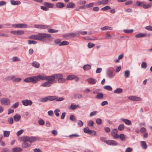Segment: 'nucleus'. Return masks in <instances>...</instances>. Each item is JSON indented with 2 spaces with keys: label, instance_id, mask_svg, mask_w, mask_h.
Masks as SVG:
<instances>
[{
  "label": "nucleus",
  "instance_id": "nucleus-1",
  "mask_svg": "<svg viewBox=\"0 0 152 152\" xmlns=\"http://www.w3.org/2000/svg\"><path fill=\"white\" fill-rule=\"evenodd\" d=\"M51 37L50 34L45 33H39L37 35H33L29 37V38L31 39L37 40H40L46 39L50 38Z\"/></svg>",
  "mask_w": 152,
  "mask_h": 152
},
{
  "label": "nucleus",
  "instance_id": "nucleus-2",
  "mask_svg": "<svg viewBox=\"0 0 152 152\" xmlns=\"http://www.w3.org/2000/svg\"><path fill=\"white\" fill-rule=\"evenodd\" d=\"M24 81L26 83L31 82L33 84H36L37 83L38 80L36 76L27 77L24 80Z\"/></svg>",
  "mask_w": 152,
  "mask_h": 152
},
{
  "label": "nucleus",
  "instance_id": "nucleus-3",
  "mask_svg": "<svg viewBox=\"0 0 152 152\" xmlns=\"http://www.w3.org/2000/svg\"><path fill=\"white\" fill-rule=\"evenodd\" d=\"M46 80L48 81L41 84V87H50L52 84L54 83L53 82L54 81L50 77L47 79Z\"/></svg>",
  "mask_w": 152,
  "mask_h": 152
},
{
  "label": "nucleus",
  "instance_id": "nucleus-4",
  "mask_svg": "<svg viewBox=\"0 0 152 152\" xmlns=\"http://www.w3.org/2000/svg\"><path fill=\"white\" fill-rule=\"evenodd\" d=\"M63 77L62 75L61 74H55L53 75L50 76V78L54 81V83L57 82V80L55 79H58V80Z\"/></svg>",
  "mask_w": 152,
  "mask_h": 152
},
{
  "label": "nucleus",
  "instance_id": "nucleus-5",
  "mask_svg": "<svg viewBox=\"0 0 152 152\" xmlns=\"http://www.w3.org/2000/svg\"><path fill=\"white\" fill-rule=\"evenodd\" d=\"M0 102L3 105H8L10 104V100L7 98H2L0 99Z\"/></svg>",
  "mask_w": 152,
  "mask_h": 152
},
{
  "label": "nucleus",
  "instance_id": "nucleus-6",
  "mask_svg": "<svg viewBox=\"0 0 152 152\" xmlns=\"http://www.w3.org/2000/svg\"><path fill=\"white\" fill-rule=\"evenodd\" d=\"M38 81L41 80H47L50 77V76H46L44 74H41L37 76Z\"/></svg>",
  "mask_w": 152,
  "mask_h": 152
},
{
  "label": "nucleus",
  "instance_id": "nucleus-7",
  "mask_svg": "<svg viewBox=\"0 0 152 152\" xmlns=\"http://www.w3.org/2000/svg\"><path fill=\"white\" fill-rule=\"evenodd\" d=\"M84 132L85 133H87L90 134H92L94 132V134H93L94 135L96 136V131L90 130L88 127L84 128Z\"/></svg>",
  "mask_w": 152,
  "mask_h": 152
},
{
  "label": "nucleus",
  "instance_id": "nucleus-8",
  "mask_svg": "<svg viewBox=\"0 0 152 152\" xmlns=\"http://www.w3.org/2000/svg\"><path fill=\"white\" fill-rule=\"evenodd\" d=\"M13 27L17 28H26L27 27V25L25 23H18L13 24Z\"/></svg>",
  "mask_w": 152,
  "mask_h": 152
},
{
  "label": "nucleus",
  "instance_id": "nucleus-9",
  "mask_svg": "<svg viewBox=\"0 0 152 152\" xmlns=\"http://www.w3.org/2000/svg\"><path fill=\"white\" fill-rule=\"evenodd\" d=\"M106 144L112 145H117L118 143L115 141L113 140H108L104 141Z\"/></svg>",
  "mask_w": 152,
  "mask_h": 152
},
{
  "label": "nucleus",
  "instance_id": "nucleus-10",
  "mask_svg": "<svg viewBox=\"0 0 152 152\" xmlns=\"http://www.w3.org/2000/svg\"><path fill=\"white\" fill-rule=\"evenodd\" d=\"M23 104L25 106L31 105L33 102L31 100H28L27 99L22 101Z\"/></svg>",
  "mask_w": 152,
  "mask_h": 152
},
{
  "label": "nucleus",
  "instance_id": "nucleus-11",
  "mask_svg": "<svg viewBox=\"0 0 152 152\" xmlns=\"http://www.w3.org/2000/svg\"><path fill=\"white\" fill-rule=\"evenodd\" d=\"M128 99H130L133 101H140L142 100V99L140 98L137 97L135 96H129L128 97Z\"/></svg>",
  "mask_w": 152,
  "mask_h": 152
},
{
  "label": "nucleus",
  "instance_id": "nucleus-12",
  "mask_svg": "<svg viewBox=\"0 0 152 152\" xmlns=\"http://www.w3.org/2000/svg\"><path fill=\"white\" fill-rule=\"evenodd\" d=\"M49 26L44 25H38L36 24L34 25V27L37 28L46 29L49 27Z\"/></svg>",
  "mask_w": 152,
  "mask_h": 152
},
{
  "label": "nucleus",
  "instance_id": "nucleus-13",
  "mask_svg": "<svg viewBox=\"0 0 152 152\" xmlns=\"http://www.w3.org/2000/svg\"><path fill=\"white\" fill-rule=\"evenodd\" d=\"M113 69V68L111 67H110L108 69L109 70L107 73V75L109 78H112L114 76L113 72L110 70Z\"/></svg>",
  "mask_w": 152,
  "mask_h": 152
},
{
  "label": "nucleus",
  "instance_id": "nucleus-14",
  "mask_svg": "<svg viewBox=\"0 0 152 152\" xmlns=\"http://www.w3.org/2000/svg\"><path fill=\"white\" fill-rule=\"evenodd\" d=\"M145 2H140L138 1H136L135 2V4L136 5L139 7H142L144 9L145 7L144 6L145 5Z\"/></svg>",
  "mask_w": 152,
  "mask_h": 152
},
{
  "label": "nucleus",
  "instance_id": "nucleus-15",
  "mask_svg": "<svg viewBox=\"0 0 152 152\" xmlns=\"http://www.w3.org/2000/svg\"><path fill=\"white\" fill-rule=\"evenodd\" d=\"M31 145V144L29 142H25L22 143V146L23 148H26L30 147Z\"/></svg>",
  "mask_w": 152,
  "mask_h": 152
},
{
  "label": "nucleus",
  "instance_id": "nucleus-16",
  "mask_svg": "<svg viewBox=\"0 0 152 152\" xmlns=\"http://www.w3.org/2000/svg\"><path fill=\"white\" fill-rule=\"evenodd\" d=\"M88 83L91 84H94L96 82V80L94 78H90L87 80Z\"/></svg>",
  "mask_w": 152,
  "mask_h": 152
},
{
  "label": "nucleus",
  "instance_id": "nucleus-17",
  "mask_svg": "<svg viewBox=\"0 0 152 152\" xmlns=\"http://www.w3.org/2000/svg\"><path fill=\"white\" fill-rule=\"evenodd\" d=\"M20 140L21 141H23V142H28L29 137L27 136H24L21 137Z\"/></svg>",
  "mask_w": 152,
  "mask_h": 152
},
{
  "label": "nucleus",
  "instance_id": "nucleus-18",
  "mask_svg": "<svg viewBox=\"0 0 152 152\" xmlns=\"http://www.w3.org/2000/svg\"><path fill=\"white\" fill-rule=\"evenodd\" d=\"M121 120L124 122L126 124L129 125H132V123L131 121L128 119H124L123 118H121Z\"/></svg>",
  "mask_w": 152,
  "mask_h": 152
},
{
  "label": "nucleus",
  "instance_id": "nucleus-19",
  "mask_svg": "<svg viewBox=\"0 0 152 152\" xmlns=\"http://www.w3.org/2000/svg\"><path fill=\"white\" fill-rule=\"evenodd\" d=\"M10 3L12 4L13 5H16L20 4V2L19 1H15L14 0H11Z\"/></svg>",
  "mask_w": 152,
  "mask_h": 152
},
{
  "label": "nucleus",
  "instance_id": "nucleus-20",
  "mask_svg": "<svg viewBox=\"0 0 152 152\" xmlns=\"http://www.w3.org/2000/svg\"><path fill=\"white\" fill-rule=\"evenodd\" d=\"M44 5L45 6L49 8H52L54 7V5L52 4L47 2L44 3Z\"/></svg>",
  "mask_w": 152,
  "mask_h": 152
},
{
  "label": "nucleus",
  "instance_id": "nucleus-21",
  "mask_svg": "<svg viewBox=\"0 0 152 152\" xmlns=\"http://www.w3.org/2000/svg\"><path fill=\"white\" fill-rule=\"evenodd\" d=\"M104 97L103 94L102 93H97V95L96 96V98L99 99H102Z\"/></svg>",
  "mask_w": 152,
  "mask_h": 152
},
{
  "label": "nucleus",
  "instance_id": "nucleus-22",
  "mask_svg": "<svg viewBox=\"0 0 152 152\" xmlns=\"http://www.w3.org/2000/svg\"><path fill=\"white\" fill-rule=\"evenodd\" d=\"M75 77H77V76L74 75H69L66 78V79L67 80H72Z\"/></svg>",
  "mask_w": 152,
  "mask_h": 152
},
{
  "label": "nucleus",
  "instance_id": "nucleus-23",
  "mask_svg": "<svg viewBox=\"0 0 152 152\" xmlns=\"http://www.w3.org/2000/svg\"><path fill=\"white\" fill-rule=\"evenodd\" d=\"M12 150L13 152H20L23 151V149L19 147H16L12 148Z\"/></svg>",
  "mask_w": 152,
  "mask_h": 152
},
{
  "label": "nucleus",
  "instance_id": "nucleus-24",
  "mask_svg": "<svg viewBox=\"0 0 152 152\" xmlns=\"http://www.w3.org/2000/svg\"><path fill=\"white\" fill-rule=\"evenodd\" d=\"M141 146L144 149H146L147 148V146L146 142L144 141H141L140 142Z\"/></svg>",
  "mask_w": 152,
  "mask_h": 152
},
{
  "label": "nucleus",
  "instance_id": "nucleus-25",
  "mask_svg": "<svg viewBox=\"0 0 152 152\" xmlns=\"http://www.w3.org/2000/svg\"><path fill=\"white\" fill-rule=\"evenodd\" d=\"M21 118V116L18 114H16L14 116V119L15 121H19Z\"/></svg>",
  "mask_w": 152,
  "mask_h": 152
},
{
  "label": "nucleus",
  "instance_id": "nucleus-26",
  "mask_svg": "<svg viewBox=\"0 0 152 152\" xmlns=\"http://www.w3.org/2000/svg\"><path fill=\"white\" fill-rule=\"evenodd\" d=\"M83 67L84 70L87 71L91 69V66L90 64H86Z\"/></svg>",
  "mask_w": 152,
  "mask_h": 152
},
{
  "label": "nucleus",
  "instance_id": "nucleus-27",
  "mask_svg": "<svg viewBox=\"0 0 152 152\" xmlns=\"http://www.w3.org/2000/svg\"><path fill=\"white\" fill-rule=\"evenodd\" d=\"M146 35H147L146 34L142 33H140L136 35L135 36V37L137 38H140L145 37L146 36Z\"/></svg>",
  "mask_w": 152,
  "mask_h": 152
},
{
  "label": "nucleus",
  "instance_id": "nucleus-28",
  "mask_svg": "<svg viewBox=\"0 0 152 152\" xmlns=\"http://www.w3.org/2000/svg\"><path fill=\"white\" fill-rule=\"evenodd\" d=\"M56 6L58 8H61L64 7L65 5L63 3L59 2L56 3Z\"/></svg>",
  "mask_w": 152,
  "mask_h": 152
},
{
  "label": "nucleus",
  "instance_id": "nucleus-29",
  "mask_svg": "<svg viewBox=\"0 0 152 152\" xmlns=\"http://www.w3.org/2000/svg\"><path fill=\"white\" fill-rule=\"evenodd\" d=\"M75 6V4L73 2H69L66 5V7L68 8H73Z\"/></svg>",
  "mask_w": 152,
  "mask_h": 152
},
{
  "label": "nucleus",
  "instance_id": "nucleus-30",
  "mask_svg": "<svg viewBox=\"0 0 152 152\" xmlns=\"http://www.w3.org/2000/svg\"><path fill=\"white\" fill-rule=\"evenodd\" d=\"M37 138L34 137H29L28 142L32 144V143L34 141L37 140Z\"/></svg>",
  "mask_w": 152,
  "mask_h": 152
},
{
  "label": "nucleus",
  "instance_id": "nucleus-31",
  "mask_svg": "<svg viewBox=\"0 0 152 152\" xmlns=\"http://www.w3.org/2000/svg\"><path fill=\"white\" fill-rule=\"evenodd\" d=\"M32 65L34 67L37 68H38L39 67L40 64L37 62L34 61L32 63Z\"/></svg>",
  "mask_w": 152,
  "mask_h": 152
},
{
  "label": "nucleus",
  "instance_id": "nucleus-32",
  "mask_svg": "<svg viewBox=\"0 0 152 152\" xmlns=\"http://www.w3.org/2000/svg\"><path fill=\"white\" fill-rule=\"evenodd\" d=\"M123 91V90L122 88H118L116 89L114 91V92L115 94H120L122 93Z\"/></svg>",
  "mask_w": 152,
  "mask_h": 152
},
{
  "label": "nucleus",
  "instance_id": "nucleus-33",
  "mask_svg": "<svg viewBox=\"0 0 152 152\" xmlns=\"http://www.w3.org/2000/svg\"><path fill=\"white\" fill-rule=\"evenodd\" d=\"M47 97L48 100L50 101H53L54 100H55V99H56V96H49Z\"/></svg>",
  "mask_w": 152,
  "mask_h": 152
},
{
  "label": "nucleus",
  "instance_id": "nucleus-34",
  "mask_svg": "<svg viewBox=\"0 0 152 152\" xmlns=\"http://www.w3.org/2000/svg\"><path fill=\"white\" fill-rule=\"evenodd\" d=\"M15 77L14 76H9L5 78L4 79V80H14Z\"/></svg>",
  "mask_w": 152,
  "mask_h": 152
},
{
  "label": "nucleus",
  "instance_id": "nucleus-35",
  "mask_svg": "<svg viewBox=\"0 0 152 152\" xmlns=\"http://www.w3.org/2000/svg\"><path fill=\"white\" fill-rule=\"evenodd\" d=\"M10 134V132L9 131H4V136L5 137H8Z\"/></svg>",
  "mask_w": 152,
  "mask_h": 152
},
{
  "label": "nucleus",
  "instance_id": "nucleus-36",
  "mask_svg": "<svg viewBox=\"0 0 152 152\" xmlns=\"http://www.w3.org/2000/svg\"><path fill=\"white\" fill-rule=\"evenodd\" d=\"M70 37H77L79 35V34L76 33H69Z\"/></svg>",
  "mask_w": 152,
  "mask_h": 152
},
{
  "label": "nucleus",
  "instance_id": "nucleus-37",
  "mask_svg": "<svg viewBox=\"0 0 152 152\" xmlns=\"http://www.w3.org/2000/svg\"><path fill=\"white\" fill-rule=\"evenodd\" d=\"M58 30L54 29L52 28H49L48 29V32L49 33H55L58 32Z\"/></svg>",
  "mask_w": 152,
  "mask_h": 152
},
{
  "label": "nucleus",
  "instance_id": "nucleus-38",
  "mask_svg": "<svg viewBox=\"0 0 152 152\" xmlns=\"http://www.w3.org/2000/svg\"><path fill=\"white\" fill-rule=\"evenodd\" d=\"M86 3V1L85 0H80L77 2V4L78 5H84Z\"/></svg>",
  "mask_w": 152,
  "mask_h": 152
},
{
  "label": "nucleus",
  "instance_id": "nucleus-39",
  "mask_svg": "<svg viewBox=\"0 0 152 152\" xmlns=\"http://www.w3.org/2000/svg\"><path fill=\"white\" fill-rule=\"evenodd\" d=\"M130 75V71L129 70H126L124 72V76L126 78H128Z\"/></svg>",
  "mask_w": 152,
  "mask_h": 152
},
{
  "label": "nucleus",
  "instance_id": "nucleus-40",
  "mask_svg": "<svg viewBox=\"0 0 152 152\" xmlns=\"http://www.w3.org/2000/svg\"><path fill=\"white\" fill-rule=\"evenodd\" d=\"M123 31L124 32L126 33H131L133 31V29H124Z\"/></svg>",
  "mask_w": 152,
  "mask_h": 152
},
{
  "label": "nucleus",
  "instance_id": "nucleus-41",
  "mask_svg": "<svg viewBox=\"0 0 152 152\" xmlns=\"http://www.w3.org/2000/svg\"><path fill=\"white\" fill-rule=\"evenodd\" d=\"M48 101L47 97L45 98H42L40 99V101L42 102H47Z\"/></svg>",
  "mask_w": 152,
  "mask_h": 152
},
{
  "label": "nucleus",
  "instance_id": "nucleus-42",
  "mask_svg": "<svg viewBox=\"0 0 152 152\" xmlns=\"http://www.w3.org/2000/svg\"><path fill=\"white\" fill-rule=\"evenodd\" d=\"M69 44L68 42L66 41H64L60 43V46L65 45H68Z\"/></svg>",
  "mask_w": 152,
  "mask_h": 152
},
{
  "label": "nucleus",
  "instance_id": "nucleus-43",
  "mask_svg": "<svg viewBox=\"0 0 152 152\" xmlns=\"http://www.w3.org/2000/svg\"><path fill=\"white\" fill-rule=\"evenodd\" d=\"M104 89L108 91H111L112 90V88L110 86H106L104 87Z\"/></svg>",
  "mask_w": 152,
  "mask_h": 152
},
{
  "label": "nucleus",
  "instance_id": "nucleus-44",
  "mask_svg": "<svg viewBox=\"0 0 152 152\" xmlns=\"http://www.w3.org/2000/svg\"><path fill=\"white\" fill-rule=\"evenodd\" d=\"M82 96V95L80 94H76L74 95V98L75 99H80Z\"/></svg>",
  "mask_w": 152,
  "mask_h": 152
},
{
  "label": "nucleus",
  "instance_id": "nucleus-45",
  "mask_svg": "<svg viewBox=\"0 0 152 152\" xmlns=\"http://www.w3.org/2000/svg\"><path fill=\"white\" fill-rule=\"evenodd\" d=\"M119 137L122 141H124L125 140L126 137L123 134H121L120 135Z\"/></svg>",
  "mask_w": 152,
  "mask_h": 152
},
{
  "label": "nucleus",
  "instance_id": "nucleus-46",
  "mask_svg": "<svg viewBox=\"0 0 152 152\" xmlns=\"http://www.w3.org/2000/svg\"><path fill=\"white\" fill-rule=\"evenodd\" d=\"M141 67L142 68L145 69L147 67V64L145 62H142L141 64Z\"/></svg>",
  "mask_w": 152,
  "mask_h": 152
},
{
  "label": "nucleus",
  "instance_id": "nucleus-47",
  "mask_svg": "<svg viewBox=\"0 0 152 152\" xmlns=\"http://www.w3.org/2000/svg\"><path fill=\"white\" fill-rule=\"evenodd\" d=\"M78 105H74L73 104H71L70 108L72 110H74L77 108L78 107Z\"/></svg>",
  "mask_w": 152,
  "mask_h": 152
},
{
  "label": "nucleus",
  "instance_id": "nucleus-48",
  "mask_svg": "<svg viewBox=\"0 0 152 152\" xmlns=\"http://www.w3.org/2000/svg\"><path fill=\"white\" fill-rule=\"evenodd\" d=\"M101 29L102 30H104L107 29L112 30V28L108 26H105L104 27L101 28Z\"/></svg>",
  "mask_w": 152,
  "mask_h": 152
},
{
  "label": "nucleus",
  "instance_id": "nucleus-49",
  "mask_svg": "<svg viewBox=\"0 0 152 152\" xmlns=\"http://www.w3.org/2000/svg\"><path fill=\"white\" fill-rule=\"evenodd\" d=\"M19 105V103L18 102H17L13 104V105L12 106V107L14 109H15L18 107Z\"/></svg>",
  "mask_w": 152,
  "mask_h": 152
},
{
  "label": "nucleus",
  "instance_id": "nucleus-50",
  "mask_svg": "<svg viewBox=\"0 0 152 152\" xmlns=\"http://www.w3.org/2000/svg\"><path fill=\"white\" fill-rule=\"evenodd\" d=\"M69 33H66L63 35V37L65 39H67L69 38Z\"/></svg>",
  "mask_w": 152,
  "mask_h": 152
},
{
  "label": "nucleus",
  "instance_id": "nucleus-51",
  "mask_svg": "<svg viewBox=\"0 0 152 152\" xmlns=\"http://www.w3.org/2000/svg\"><path fill=\"white\" fill-rule=\"evenodd\" d=\"M70 119L72 121H75L76 120V118L74 115H72L70 117Z\"/></svg>",
  "mask_w": 152,
  "mask_h": 152
},
{
  "label": "nucleus",
  "instance_id": "nucleus-52",
  "mask_svg": "<svg viewBox=\"0 0 152 152\" xmlns=\"http://www.w3.org/2000/svg\"><path fill=\"white\" fill-rule=\"evenodd\" d=\"M124 125L123 124H120L118 127V129L119 131H122L124 130Z\"/></svg>",
  "mask_w": 152,
  "mask_h": 152
},
{
  "label": "nucleus",
  "instance_id": "nucleus-53",
  "mask_svg": "<svg viewBox=\"0 0 152 152\" xmlns=\"http://www.w3.org/2000/svg\"><path fill=\"white\" fill-rule=\"evenodd\" d=\"M38 123L40 125H43L45 124V122L42 119H40L38 121Z\"/></svg>",
  "mask_w": 152,
  "mask_h": 152
},
{
  "label": "nucleus",
  "instance_id": "nucleus-54",
  "mask_svg": "<svg viewBox=\"0 0 152 152\" xmlns=\"http://www.w3.org/2000/svg\"><path fill=\"white\" fill-rule=\"evenodd\" d=\"M111 9L110 7L108 6H106L102 8L101 10L103 11H105L108 10H110Z\"/></svg>",
  "mask_w": 152,
  "mask_h": 152
},
{
  "label": "nucleus",
  "instance_id": "nucleus-55",
  "mask_svg": "<svg viewBox=\"0 0 152 152\" xmlns=\"http://www.w3.org/2000/svg\"><path fill=\"white\" fill-rule=\"evenodd\" d=\"M56 99L55 100L56 101H61L63 100L64 99L63 97H58L56 96Z\"/></svg>",
  "mask_w": 152,
  "mask_h": 152
},
{
  "label": "nucleus",
  "instance_id": "nucleus-56",
  "mask_svg": "<svg viewBox=\"0 0 152 152\" xmlns=\"http://www.w3.org/2000/svg\"><path fill=\"white\" fill-rule=\"evenodd\" d=\"M118 130L116 129H113L111 132L112 135L117 134Z\"/></svg>",
  "mask_w": 152,
  "mask_h": 152
},
{
  "label": "nucleus",
  "instance_id": "nucleus-57",
  "mask_svg": "<svg viewBox=\"0 0 152 152\" xmlns=\"http://www.w3.org/2000/svg\"><path fill=\"white\" fill-rule=\"evenodd\" d=\"M105 35L106 37L105 39H109L111 38L112 37V36L110 34L108 33H106L105 34Z\"/></svg>",
  "mask_w": 152,
  "mask_h": 152
},
{
  "label": "nucleus",
  "instance_id": "nucleus-58",
  "mask_svg": "<svg viewBox=\"0 0 152 152\" xmlns=\"http://www.w3.org/2000/svg\"><path fill=\"white\" fill-rule=\"evenodd\" d=\"M94 44L90 42L88 43V47L89 48H92V47H94Z\"/></svg>",
  "mask_w": 152,
  "mask_h": 152
},
{
  "label": "nucleus",
  "instance_id": "nucleus-59",
  "mask_svg": "<svg viewBox=\"0 0 152 152\" xmlns=\"http://www.w3.org/2000/svg\"><path fill=\"white\" fill-rule=\"evenodd\" d=\"M24 130L23 129H21L17 132L16 135L18 136H19V135L22 134Z\"/></svg>",
  "mask_w": 152,
  "mask_h": 152
},
{
  "label": "nucleus",
  "instance_id": "nucleus-60",
  "mask_svg": "<svg viewBox=\"0 0 152 152\" xmlns=\"http://www.w3.org/2000/svg\"><path fill=\"white\" fill-rule=\"evenodd\" d=\"M96 123L98 125H100L102 123L101 119L100 118H97L96 120Z\"/></svg>",
  "mask_w": 152,
  "mask_h": 152
},
{
  "label": "nucleus",
  "instance_id": "nucleus-61",
  "mask_svg": "<svg viewBox=\"0 0 152 152\" xmlns=\"http://www.w3.org/2000/svg\"><path fill=\"white\" fill-rule=\"evenodd\" d=\"M28 44L29 45H30L31 44H35L37 43V42L34 40H28Z\"/></svg>",
  "mask_w": 152,
  "mask_h": 152
},
{
  "label": "nucleus",
  "instance_id": "nucleus-62",
  "mask_svg": "<svg viewBox=\"0 0 152 152\" xmlns=\"http://www.w3.org/2000/svg\"><path fill=\"white\" fill-rule=\"evenodd\" d=\"M94 124V122L92 120L89 121L88 123V125L90 126H92Z\"/></svg>",
  "mask_w": 152,
  "mask_h": 152
},
{
  "label": "nucleus",
  "instance_id": "nucleus-63",
  "mask_svg": "<svg viewBox=\"0 0 152 152\" xmlns=\"http://www.w3.org/2000/svg\"><path fill=\"white\" fill-rule=\"evenodd\" d=\"M12 61H20V59L17 57H14L13 58Z\"/></svg>",
  "mask_w": 152,
  "mask_h": 152
},
{
  "label": "nucleus",
  "instance_id": "nucleus-64",
  "mask_svg": "<svg viewBox=\"0 0 152 152\" xmlns=\"http://www.w3.org/2000/svg\"><path fill=\"white\" fill-rule=\"evenodd\" d=\"M145 28L149 31H152V26H146L145 27Z\"/></svg>",
  "mask_w": 152,
  "mask_h": 152
}]
</instances>
